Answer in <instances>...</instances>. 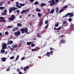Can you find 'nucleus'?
<instances>
[{
  "label": "nucleus",
  "instance_id": "2eb2a0df",
  "mask_svg": "<svg viewBox=\"0 0 74 74\" xmlns=\"http://www.w3.org/2000/svg\"><path fill=\"white\" fill-rule=\"evenodd\" d=\"M17 47H18V46L16 44H14V45H13L12 46V48H17Z\"/></svg>",
  "mask_w": 74,
  "mask_h": 74
},
{
  "label": "nucleus",
  "instance_id": "4d7b16f0",
  "mask_svg": "<svg viewBox=\"0 0 74 74\" xmlns=\"http://www.w3.org/2000/svg\"><path fill=\"white\" fill-rule=\"evenodd\" d=\"M50 51H52V50L53 49L52 47L50 48Z\"/></svg>",
  "mask_w": 74,
  "mask_h": 74
},
{
  "label": "nucleus",
  "instance_id": "b1692460",
  "mask_svg": "<svg viewBox=\"0 0 74 74\" xmlns=\"http://www.w3.org/2000/svg\"><path fill=\"white\" fill-rule=\"evenodd\" d=\"M19 5H20V6H21V7H23L25 5V3L22 4L21 3H19Z\"/></svg>",
  "mask_w": 74,
  "mask_h": 74
},
{
  "label": "nucleus",
  "instance_id": "ddd939ff",
  "mask_svg": "<svg viewBox=\"0 0 74 74\" xmlns=\"http://www.w3.org/2000/svg\"><path fill=\"white\" fill-rule=\"evenodd\" d=\"M61 27H60L59 28H56V27H54V30H60V29H61Z\"/></svg>",
  "mask_w": 74,
  "mask_h": 74
},
{
  "label": "nucleus",
  "instance_id": "774afa93",
  "mask_svg": "<svg viewBox=\"0 0 74 74\" xmlns=\"http://www.w3.org/2000/svg\"><path fill=\"white\" fill-rule=\"evenodd\" d=\"M19 18H22V16H19Z\"/></svg>",
  "mask_w": 74,
  "mask_h": 74
},
{
  "label": "nucleus",
  "instance_id": "e433bc0d",
  "mask_svg": "<svg viewBox=\"0 0 74 74\" xmlns=\"http://www.w3.org/2000/svg\"><path fill=\"white\" fill-rule=\"evenodd\" d=\"M49 54L50 55H52V53H53V51H51V52H49Z\"/></svg>",
  "mask_w": 74,
  "mask_h": 74
},
{
  "label": "nucleus",
  "instance_id": "f8f14e48",
  "mask_svg": "<svg viewBox=\"0 0 74 74\" xmlns=\"http://www.w3.org/2000/svg\"><path fill=\"white\" fill-rule=\"evenodd\" d=\"M65 42V40L64 39H61L60 40V43H62V44H63V43H64Z\"/></svg>",
  "mask_w": 74,
  "mask_h": 74
},
{
  "label": "nucleus",
  "instance_id": "49530a36",
  "mask_svg": "<svg viewBox=\"0 0 74 74\" xmlns=\"http://www.w3.org/2000/svg\"><path fill=\"white\" fill-rule=\"evenodd\" d=\"M74 25L73 24H71V25H70V26L71 27H74Z\"/></svg>",
  "mask_w": 74,
  "mask_h": 74
},
{
  "label": "nucleus",
  "instance_id": "72a5a7b5",
  "mask_svg": "<svg viewBox=\"0 0 74 74\" xmlns=\"http://www.w3.org/2000/svg\"><path fill=\"white\" fill-rule=\"evenodd\" d=\"M49 52H47V53L46 54V55H47V56H48V57H49L50 55H49Z\"/></svg>",
  "mask_w": 74,
  "mask_h": 74
},
{
  "label": "nucleus",
  "instance_id": "423d86ee",
  "mask_svg": "<svg viewBox=\"0 0 74 74\" xmlns=\"http://www.w3.org/2000/svg\"><path fill=\"white\" fill-rule=\"evenodd\" d=\"M14 34L16 36H18L21 34V32L19 31H18L17 32H14Z\"/></svg>",
  "mask_w": 74,
  "mask_h": 74
},
{
  "label": "nucleus",
  "instance_id": "13d9d810",
  "mask_svg": "<svg viewBox=\"0 0 74 74\" xmlns=\"http://www.w3.org/2000/svg\"><path fill=\"white\" fill-rule=\"evenodd\" d=\"M8 34V32H5V34L7 35Z\"/></svg>",
  "mask_w": 74,
  "mask_h": 74
},
{
  "label": "nucleus",
  "instance_id": "20e7f679",
  "mask_svg": "<svg viewBox=\"0 0 74 74\" xmlns=\"http://www.w3.org/2000/svg\"><path fill=\"white\" fill-rule=\"evenodd\" d=\"M16 9H17V8L14 7H13L12 8V7L9 8V14H11V13L12 11L13 10L15 11V10H16Z\"/></svg>",
  "mask_w": 74,
  "mask_h": 74
},
{
  "label": "nucleus",
  "instance_id": "69168bd1",
  "mask_svg": "<svg viewBox=\"0 0 74 74\" xmlns=\"http://www.w3.org/2000/svg\"><path fill=\"white\" fill-rule=\"evenodd\" d=\"M0 36H2L3 35L2 34V33H0Z\"/></svg>",
  "mask_w": 74,
  "mask_h": 74
},
{
  "label": "nucleus",
  "instance_id": "5fc2aeb1",
  "mask_svg": "<svg viewBox=\"0 0 74 74\" xmlns=\"http://www.w3.org/2000/svg\"><path fill=\"white\" fill-rule=\"evenodd\" d=\"M5 1H4L3 2H0V4H1V3L2 4H3V3H4Z\"/></svg>",
  "mask_w": 74,
  "mask_h": 74
},
{
  "label": "nucleus",
  "instance_id": "f3484780",
  "mask_svg": "<svg viewBox=\"0 0 74 74\" xmlns=\"http://www.w3.org/2000/svg\"><path fill=\"white\" fill-rule=\"evenodd\" d=\"M41 7H44V6H46V4L44 3H42L40 5Z\"/></svg>",
  "mask_w": 74,
  "mask_h": 74
},
{
  "label": "nucleus",
  "instance_id": "09e8293b",
  "mask_svg": "<svg viewBox=\"0 0 74 74\" xmlns=\"http://www.w3.org/2000/svg\"><path fill=\"white\" fill-rule=\"evenodd\" d=\"M16 12L18 13V14H19V10H16Z\"/></svg>",
  "mask_w": 74,
  "mask_h": 74
},
{
  "label": "nucleus",
  "instance_id": "a878e982",
  "mask_svg": "<svg viewBox=\"0 0 74 74\" xmlns=\"http://www.w3.org/2000/svg\"><path fill=\"white\" fill-rule=\"evenodd\" d=\"M32 42H27V45H30V44H32Z\"/></svg>",
  "mask_w": 74,
  "mask_h": 74
},
{
  "label": "nucleus",
  "instance_id": "393cba45",
  "mask_svg": "<svg viewBox=\"0 0 74 74\" xmlns=\"http://www.w3.org/2000/svg\"><path fill=\"white\" fill-rule=\"evenodd\" d=\"M5 7H0V10H4V9H5Z\"/></svg>",
  "mask_w": 74,
  "mask_h": 74
},
{
  "label": "nucleus",
  "instance_id": "4c0bfd02",
  "mask_svg": "<svg viewBox=\"0 0 74 74\" xmlns=\"http://www.w3.org/2000/svg\"><path fill=\"white\" fill-rule=\"evenodd\" d=\"M14 58L15 57H14V56H12L10 58V59L11 60L12 59H14Z\"/></svg>",
  "mask_w": 74,
  "mask_h": 74
},
{
  "label": "nucleus",
  "instance_id": "f704fd0d",
  "mask_svg": "<svg viewBox=\"0 0 74 74\" xmlns=\"http://www.w3.org/2000/svg\"><path fill=\"white\" fill-rule=\"evenodd\" d=\"M19 56L18 55L17 56V57H16V60H18V58H19Z\"/></svg>",
  "mask_w": 74,
  "mask_h": 74
},
{
  "label": "nucleus",
  "instance_id": "37998d69",
  "mask_svg": "<svg viewBox=\"0 0 74 74\" xmlns=\"http://www.w3.org/2000/svg\"><path fill=\"white\" fill-rule=\"evenodd\" d=\"M69 22H71V21H72V19H71V18H69Z\"/></svg>",
  "mask_w": 74,
  "mask_h": 74
},
{
  "label": "nucleus",
  "instance_id": "6e6d98bb",
  "mask_svg": "<svg viewBox=\"0 0 74 74\" xmlns=\"http://www.w3.org/2000/svg\"><path fill=\"white\" fill-rule=\"evenodd\" d=\"M55 1L56 3H58L59 2V0H55Z\"/></svg>",
  "mask_w": 74,
  "mask_h": 74
},
{
  "label": "nucleus",
  "instance_id": "9b49d317",
  "mask_svg": "<svg viewBox=\"0 0 74 74\" xmlns=\"http://www.w3.org/2000/svg\"><path fill=\"white\" fill-rule=\"evenodd\" d=\"M43 24V20H41L40 21V27H41L42 26V25Z\"/></svg>",
  "mask_w": 74,
  "mask_h": 74
},
{
  "label": "nucleus",
  "instance_id": "58836bf2",
  "mask_svg": "<svg viewBox=\"0 0 74 74\" xmlns=\"http://www.w3.org/2000/svg\"><path fill=\"white\" fill-rule=\"evenodd\" d=\"M67 23V21H63L62 23L63 24H65V23Z\"/></svg>",
  "mask_w": 74,
  "mask_h": 74
},
{
  "label": "nucleus",
  "instance_id": "79ce46f5",
  "mask_svg": "<svg viewBox=\"0 0 74 74\" xmlns=\"http://www.w3.org/2000/svg\"><path fill=\"white\" fill-rule=\"evenodd\" d=\"M67 7H68V6L65 5V6L63 7V8L64 9V8H67Z\"/></svg>",
  "mask_w": 74,
  "mask_h": 74
},
{
  "label": "nucleus",
  "instance_id": "ea45409f",
  "mask_svg": "<svg viewBox=\"0 0 74 74\" xmlns=\"http://www.w3.org/2000/svg\"><path fill=\"white\" fill-rule=\"evenodd\" d=\"M49 26V25H48V24H47V25L45 27V29H47Z\"/></svg>",
  "mask_w": 74,
  "mask_h": 74
},
{
  "label": "nucleus",
  "instance_id": "bf43d9fd",
  "mask_svg": "<svg viewBox=\"0 0 74 74\" xmlns=\"http://www.w3.org/2000/svg\"><path fill=\"white\" fill-rule=\"evenodd\" d=\"M32 51H36V50L35 49H32Z\"/></svg>",
  "mask_w": 74,
  "mask_h": 74
},
{
  "label": "nucleus",
  "instance_id": "338daca9",
  "mask_svg": "<svg viewBox=\"0 0 74 74\" xmlns=\"http://www.w3.org/2000/svg\"><path fill=\"white\" fill-rule=\"evenodd\" d=\"M49 11H50V9H49L47 10L48 12H49Z\"/></svg>",
  "mask_w": 74,
  "mask_h": 74
},
{
  "label": "nucleus",
  "instance_id": "f257e3e1",
  "mask_svg": "<svg viewBox=\"0 0 74 74\" xmlns=\"http://www.w3.org/2000/svg\"><path fill=\"white\" fill-rule=\"evenodd\" d=\"M10 17L8 18V21H13L14 20V19H15V16L14 14H12V15H10Z\"/></svg>",
  "mask_w": 74,
  "mask_h": 74
},
{
  "label": "nucleus",
  "instance_id": "a18cd8bd",
  "mask_svg": "<svg viewBox=\"0 0 74 74\" xmlns=\"http://www.w3.org/2000/svg\"><path fill=\"white\" fill-rule=\"evenodd\" d=\"M40 49V48L38 47H37L36 49V51H38V50H39Z\"/></svg>",
  "mask_w": 74,
  "mask_h": 74
},
{
  "label": "nucleus",
  "instance_id": "c85d7f7f",
  "mask_svg": "<svg viewBox=\"0 0 74 74\" xmlns=\"http://www.w3.org/2000/svg\"><path fill=\"white\" fill-rule=\"evenodd\" d=\"M64 10V9H61V10L59 11V13H61V12H63V11Z\"/></svg>",
  "mask_w": 74,
  "mask_h": 74
},
{
  "label": "nucleus",
  "instance_id": "5701e85b",
  "mask_svg": "<svg viewBox=\"0 0 74 74\" xmlns=\"http://www.w3.org/2000/svg\"><path fill=\"white\" fill-rule=\"evenodd\" d=\"M2 60L3 62H5L6 58H3L2 59Z\"/></svg>",
  "mask_w": 74,
  "mask_h": 74
},
{
  "label": "nucleus",
  "instance_id": "c9c22d12",
  "mask_svg": "<svg viewBox=\"0 0 74 74\" xmlns=\"http://www.w3.org/2000/svg\"><path fill=\"white\" fill-rule=\"evenodd\" d=\"M35 46V45L34 43H33L32 44H31V47H33Z\"/></svg>",
  "mask_w": 74,
  "mask_h": 74
},
{
  "label": "nucleus",
  "instance_id": "aec40b11",
  "mask_svg": "<svg viewBox=\"0 0 74 74\" xmlns=\"http://www.w3.org/2000/svg\"><path fill=\"white\" fill-rule=\"evenodd\" d=\"M22 24L21 23H18L17 24V27H21Z\"/></svg>",
  "mask_w": 74,
  "mask_h": 74
},
{
  "label": "nucleus",
  "instance_id": "8fccbe9b",
  "mask_svg": "<svg viewBox=\"0 0 74 74\" xmlns=\"http://www.w3.org/2000/svg\"><path fill=\"white\" fill-rule=\"evenodd\" d=\"M10 50H11L12 51H14V49H13L12 48H10Z\"/></svg>",
  "mask_w": 74,
  "mask_h": 74
},
{
  "label": "nucleus",
  "instance_id": "e2e57ef3",
  "mask_svg": "<svg viewBox=\"0 0 74 74\" xmlns=\"http://www.w3.org/2000/svg\"><path fill=\"white\" fill-rule=\"evenodd\" d=\"M20 69H21V70H23V66L21 67Z\"/></svg>",
  "mask_w": 74,
  "mask_h": 74
},
{
  "label": "nucleus",
  "instance_id": "9d476101",
  "mask_svg": "<svg viewBox=\"0 0 74 74\" xmlns=\"http://www.w3.org/2000/svg\"><path fill=\"white\" fill-rule=\"evenodd\" d=\"M27 69H29V67L28 66H27L26 67H25L23 68L24 71H26Z\"/></svg>",
  "mask_w": 74,
  "mask_h": 74
},
{
  "label": "nucleus",
  "instance_id": "39448f33",
  "mask_svg": "<svg viewBox=\"0 0 74 74\" xmlns=\"http://www.w3.org/2000/svg\"><path fill=\"white\" fill-rule=\"evenodd\" d=\"M29 11V9L25 10H23L21 12V14H25V13H27V12H28Z\"/></svg>",
  "mask_w": 74,
  "mask_h": 74
},
{
  "label": "nucleus",
  "instance_id": "dca6fc26",
  "mask_svg": "<svg viewBox=\"0 0 74 74\" xmlns=\"http://www.w3.org/2000/svg\"><path fill=\"white\" fill-rule=\"evenodd\" d=\"M54 12H55L54 9H53L51 10V11L50 12V13L52 14L53 13H54Z\"/></svg>",
  "mask_w": 74,
  "mask_h": 74
},
{
  "label": "nucleus",
  "instance_id": "c756f323",
  "mask_svg": "<svg viewBox=\"0 0 74 74\" xmlns=\"http://www.w3.org/2000/svg\"><path fill=\"white\" fill-rule=\"evenodd\" d=\"M34 5H36L38 4V1H36L34 3Z\"/></svg>",
  "mask_w": 74,
  "mask_h": 74
},
{
  "label": "nucleus",
  "instance_id": "864d4df0",
  "mask_svg": "<svg viewBox=\"0 0 74 74\" xmlns=\"http://www.w3.org/2000/svg\"><path fill=\"white\" fill-rule=\"evenodd\" d=\"M5 1H4L3 2H0V4H1V3L2 4H3V3H4Z\"/></svg>",
  "mask_w": 74,
  "mask_h": 74
},
{
  "label": "nucleus",
  "instance_id": "0eeeda50",
  "mask_svg": "<svg viewBox=\"0 0 74 74\" xmlns=\"http://www.w3.org/2000/svg\"><path fill=\"white\" fill-rule=\"evenodd\" d=\"M7 48V44L5 43L2 46V49H5Z\"/></svg>",
  "mask_w": 74,
  "mask_h": 74
},
{
  "label": "nucleus",
  "instance_id": "c03bdc74",
  "mask_svg": "<svg viewBox=\"0 0 74 74\" xmlns=\"http://www.w3.org/2000/svg\"><path fill=\"white\" fill-rule=\"evenodd\" d=\"M10 69L8 68V69H6V71H10Z\"/></svg>",
  "mask_w": 74,
  "mask_h": 74
},
{
  "label": "nucleus",
  "instance_id": "de8ad7c7",
  "mask_svg": "<svg viewBox=\"0 0 74 74\" xmlns=\"http://www.w3.org/2000/svg\"><path fill=\"white\" fill-rule=\"evenodd\" d=\"M24 59H25V57H23V58H22L21 59V60H24Z\"/></svg>",
  "mask_w": 74,
  "mask_h": 74
},
{
  "label": "nucleus",
  "instance_id": "a19ab883",
  "mask_svg": "<svg viewBox=\"0 0 74 74\" xmlns=\"http://www.w3.org/2000/svg\"><path fill=\"white\" fill-rule=\"evenodd\" d=\"M13 26H8V29H10V28H11V27H12Z\"/></svg>",
  "mask_w": 74,
  "mask_h": 74
},
{
  "label": "nucleus",
  "instance_id": "2f4dec72",
  "mask_svg": "<svg viewBox=\"0 0 74 74\" xmlns=\"http://www.w3.org/2000/svg\"><path fill=\"white\" fill-rule=\"evenodd\" d=\"M6 14H7V13H5L4 12H3L2 13V15H6Z\"/></svg>",
  "mask_w": 74,
  "mask_h": 74
},
{
  "label": "nucleus",
  "instance_id": "6ab92c4d",
  "mask_svg": "<svg viewBox=\"0 0 74 74\" xmlns=\"http://www.w3.org/2000/svg\"><path fill=\"white\" fill-rule=\"evenodd\" d=\"M56 13H58V12L59 11V8H58V7H56Z\"/></svg>",
  "mask_w": 74,
  "mask_h": 74
},
{
  "label": "nucleus",
  "instance_id": "4468645a",
  "mask_svg": "<svg viewBox=\"0 0 74 74\" xmlns=\"http://www.w3.org/2000/svg\"><path fill=\"white\" fill-rule=\"evenodd\" d=\"M21 33H25V28H22L21 29Z\"/></svg>",
  "mask_w": 74,
  "mask_h": 74
},
{
  "label": "nucleus",
  "instance_id": "cd10ccee",
  "mask_svg": "<svg viewBox=\"0 0 74 74\" xmlns=\"http://www.w3.org/2000/svg\"><path fill=\"white\" fill-rule=\"evenodd\" d=\"M38 15L39 17H40L41 16V13H38Z\"/></svg>",
  "mask_w": 74,
  "mask_h": 74
},
{
  "label": "nucleus",
  "instance_id": "1a4fd4ad",
  "mask_svg": "<svg viewBox=\"0 0 74 74\" xmlns=\"http://www.w3.org/2000/svg\"><path fill=\"white\" fill-rule=\"evenodd\" d=\"M13 42L12 41H11V40H10L9 41H8L7 43V45H8L9 44H10V45H11V44H12Z\"/></svg>",
  "mask_w": 74,
  "mask_h": 74
},
{
  "label": "nucleus",
  "instance_id": "0e129e2a",
  "mask_svg": "<svg viewBox=\"0 0 74 74\" xmlns=\"http://www.w3.org/2000/svg\"><path fill=\"white\" fill-rule=\"evenodd\" d=\"M17 71H20V69H17Z\"/></svg>",
  "mask_w": 74,
  "mask_h": 74
},
{
  "label": "nucleus",
  "instance_id": "3c124183",
  "mask_svg": "<svg viewBox=\"0 0 74 74\" xmlns=\"http://www.w3.org/2000/svg\"><path fill=\"white\" fill-rule=\"evenodd\" d=\"M7 11L5 9L4 10V12H5V13H7Z\"/></svg>",
  "mask_w": 74,
  "mask_h": 74
},
{
  "label": "nucleus",
  "instance_id": "f03ea898",
  "mask_svg": "<svg viewBox=\"0 0 74 74\" xmlns=\"http://www.w3.org/2000/svg\"><path fill=\"white\" fill-rule=\"evenodd\" d=\"M68 15H69V17L70 18L73 17L74 16V13H69L67 14H65L64 16H63V18H65V17H67Z\"/></svg>",
  "mask_w": 74,
  "mask_h": 74
},
{
  "label": "nucleus",
  "instance_id": "4be33fe9",
  "mask_svg": "<svg viewBox=\"0 0 74 74\" xmlns=\"http://www.w3.org/2000/svg\"><path fill=\"white\" fill-rule=\"evenodd\" d=\"M24 32L26 33H27L28 32V29L27 28L24 29Z\"/></svg>",
  "mask_w": 74,
  "mask_h": 74
},
{
  "label": "nucleus",
  "instance_id": "7c9ffc66",
  "mask_svg": "<svg viewBox=\"0 0 74 74\" xmlns=\"http://www.w3.org/2000/svg\"><path fill=\"white\" fill-rule=\"evenodd\" d=\"M1 52H2L1 53H4V52H5V50H1Z\"/></svg>",
  "mask_w": 74,
  "mask_h": 74
},
{
  "label": "nucleus",
  "instance_id": "680f3d73",
  "mask_svg": "<svg viewBox=\"0 0 74 74\" xmlns=\"http://www.w3.org/2000/svg\"><path fill=\"white\" fill-rule=\"evenodd\" d=\"M18 74H22V72L19 71V72H18Z\"/></svg>",
  "mask_w": 74,
  "mask_h": 74
},
{
  "label": "nucleus",
  "instance_id": "bb28decb",
  "mask_svg": "<svg viewBox=\"0 0 74 74\" xmlns=\"http://www.w3.org/2000/svg\"><path fill=\"white\" fill-rule=\"evenodd\" d=\"M37 36L38 38L41 37V35L40 34H39V33L37 34Z\"/></svg>",
  "mask_w": 74,
  "mask_h": 74
},
{
  "label": "nucleus",
  "instance_id": "412c9836",
  "mask_svg": "<svg viewBox=\"0 0 74 74\" xmlns=\"http://www.w3.org/2000/svg\"><path fill=\"white\" fill-rule=\"evenodd\" d=\"M36 11L38 12H40V11H41V10L38 8H36Z\"/></svg>",
  "mask_w": 74,
  "mask_h": 74
},
{
  "label": "nucleus",
  "instance_id": "473e14b6",
  "mask_svg": "<svg viewBox=\"0 0 74 74\" xmlns=\"http://www.w3.org/2000/svg\"><path fill=\"white\" fill-rule=\"evenodd\" d=\"M59 26V23L56 24L55 25V27H58Z\"/></svg>",
  "mask_w": 74,
  "mask_h": 74
},
{
  "label": "nucleus",
  "instance_id": "a211bd4d",
  "mask_svg": "<svg viewBox=\"0 0 74 74\" xmlns=\"http://www.w3.org/2000/svg\"><path fill=\"white\" fill-rule=\"evenodd\" d=\"M5 21H6V20L4 19H2L0 21V22H4Z\"/></svg>",
  "mask_w": 74,
  "mask_h": 74
},
{
  "label": "nucleus",
  "instance_id": "6e6552de",
  "mask_svg": "<svg viewBox=\"0 0 74 74\" xmlns=\"http://www.w3.org/2000/svg\"><path fill=\"white\" fill-rule=\"evenodd\" d=\"M16 6L17 7H18V8H21V6L19 5V2H16Z\"/></svg>",
  "mask_w": 74,
  "mask_h": 74
},
{
  "label": "nucleus",
  "instance_id": "7ed1b4c3",
  "mask_svg": "<svg viewBox=\"0 0 74 74\" xmlns=\"http://www.w3.org/2000/svg\"><path fill=\"white\" fill-rule=\"evenodd\" d=\"M48 3H50V4L51 6H53V5H54L55 4H56V2H55L54 0L50 1H48Z\"/></svg>",
  "mask_w": 74,
  "mask_h": 74
},
{
  "label": "nucleus",
  "instance_id": "603ef678",
  "mask_svg": "<svg viewBox=\"0 0 74 74\" xmlns=\"http://www.w3.org/2000/svg\"><path fill=\"white\" fill-rule=\"evenodd\" d=\"M5 1H4L3 2H0V4H1V3L2 4H3V3H4Z\"/></svg>",
  "mask_w": 74,
  "mask_h": 74
},
{
  "label": "nucleus",
  "instance_id": "052dcab7",
  "mask_svg": "<svg viewBox=\"0 0 74 74\" xmlns=\"http://www.w3.org/2000/svg\"><path fill=\"white\" fill-rule=\"evenodd\" d=\"M45 23L46 24H47V23H48V21H45Z\"/></svg>",
  "mask_w": 74,
  "mask_h": 74
}]
</instances>
